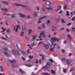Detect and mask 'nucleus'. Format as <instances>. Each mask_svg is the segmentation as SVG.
<instances>
[{
    "instance_id": "f257e3e1",
    "label": "nucleus",
    "mask_w": 75,
    "mask_h": 75,
    "mask_svg": "<svg viewBox=\"0 0 75 75\" xmlns=\"http://www.w3.org/2000/svg\"><path fill=\"white\" fill-rule=\"evenodd\" d=\"M55 41H60V39L59 38H51V41L49 43V44L52 48L50 49L51 51H53L54 49L55 48V43L54 42Z\"/></svg>"
},
{
    "instance_id": "f03ea898",
    "label": "nucleus",
    "mask_w": 75,
    "mask_h": 75,
    "mask_svg": "<svg viewBox=\"0 0 75 75\" xmlns=\"http://www.w3.org/2000/svg\"><path fill=\"white\" fill-rule=\"evenodd\" d=\"M21 53L23 54V55H24L25 54V52H24V51H22L21 52V50L20 49H18L17 50V54L18 56H20L21 55Z\"/></svg>"
},
{
    "instance_id": "7ed1b4c3",
    "label": "nucleus",
    "mask_w": 75,
    "mask_h": 75,
    "mask_svg": "<svg viewBox=\"0 0 75 75\" xmlns=\"http://www.w3.org/2000/svg\"><path fill=\"white\" fill-rule=\"evenodd\" d=\"M45 33L44 31L42 32V33H40V35L39 36V38H41L42 37L41 35H42L43 38H45Z\"/></svg>"
},
{
    "instance_id": "20e7f679",
    "label": "nucleus",
    "mask_w": 75,
    "mask_h": 75,
    "mask_svg": "<svg viewBox=\"0 0 75 75\" xmlns=\"http://www.w3.org/2000/svg\"><path fill=\"white\" fill-rule=\"evenodd\" d=\"M51 65V63L49 62L46 63V66H45L43 67V68H49Z\"/></svg>"
},
{
    "instance_id": "39448f33",
    "label": "nucleus",
    "mask_w": 75,
    "mask_h": 75,
    "mask_svg": "<svg viewBox=\"0 0 75 75\" xmlns=\"http://www.w3.org/2000/svg\"><path fill=\"white\" fill-rule=\"evenodd\" d=\"M46 18V16H45L43 17L39 18V21L38 22V23L39 24H40V23H41V22L40 20H42V19H44V18Z\"/></svg>"
},
{
    "instance_id": "423d86ee",
    "label": "nucleus",
    "mask_w": 75,
    "mask_h": 75,
    "mask_svg": "<svg viewBox=\"0 0 75 75\" xmlns=\"http://www.w3.org/2000/svg\"><path fill=\"white\" fill-rule=\"evenodd\" d=\"M45 8H46V9H47V10H53V9L52 8V7L49 6H46L45 7Z\"/></svg>"
},
{
    "instance_id": "0eeeda50",
    "label": "nucleus",
    "mask_w": 75,
    "mask_h": 75,
    "mask_svg": "<svg viewBox=\"0 0 75 75\" xmlns=\"http://www.w3.org/2000/svg\"><path fill=\"white\" fill-rule=\"evenodd\" d=\"M52 31H55L57 29L56 28V27L54 26H53L52 27Z\"/></svg>"
},
{
    "instance_id": "6e6552de",
    "label": "nucleus",
    "mask_w": 75,
    "mask_h": 75,
    "mask_svg": "<svg viewBox=\"0 0 75 75\" xmlns=\"http://www.w3.org/2000/svg\"><path fill=\"white\" fill-rule=\"evenodd\" d=\"M15 6H21L23 7H25V6L23 5H21L20 4H15Z\"/></svg>"
},
{
    "instance_id": "1a4fd4ad",
    "label": "nucleus",
    "mask_w": 75,
    "mask_h": 75,
    "mask_svg": "<svg viewBox=\"0 0 75 75\" xmlns=\"http://www.w3.org/2000/svg\"><path fill=\"white\" fill-rule=\"evenodd\" d=\"M7 50H8V48H7V47H5L3 48L2 50L3 52H6V51H7Z\"/></svg>"
},
{
    "instance_id": "9d476101",
    "label": "nucleus",
    "mask_w": 75,
    "mask_h": 75,
    "mask_svg": "<svg viewBox=\"0 0 75 75\" xmlns=\"http://www.w3.org/2000/svg\"><path fill=\"white\" fill-rule=\"evenodd\" d=\"M22 29L23 31H25L26 29V26L25 25H23Z\"/></svg>"
},
{
    "instance_id": "9b49d317",
    "label": "nucleus",
    "mask_w": 75,
    "mask_h": 75,
    "mask_svg": "<svg viewBox=\"0 0 75 75\" xmlns=\"http://www.w3.org/2000/svg\"><path fill=\"white\" fill-rule=\"evenodd\" d=\"M11 53L13 54H14V55H16V51H15V50L14 49H13L12 50Z\"/></svg>"
},
{
    "instance_id": "f8f14e48",
    "label": "nucleus",
    "mask_w": 75,
    "mask_h": 75,
    "mask_svg": "<svg viewBox=\"0 0 75 75\" xmlns=\"http://www.w3.org/2000/svg\"><path fill=\"white\" fill-rule=\"evenodd\" d=\"M32 37H33V38H32L31 39V40L32 41H34V40H35V38H36V37H37V36H34L33 35L32 36Z\"/></svg>"
},
{
    "instance_id": "ddd939ff",
    "label": "nucleus",
    "mask_w": 75,
    "mask_h": 75,
    "mask_svg": "<svg viewBox=\"0 0 75 75\" xmlns=\"http://www.w3.org/2000/svg\"><path fill=\"white\" fill-rule=\"evenodd\" d=\"M16 30H15V31L16 32H17L18 31V28H20V25H16Z\"/></svg>"
},
{
    "instance_id": "4468645a",
    "label": "nucleus",
    "mask_w": 75,
    "mask_h": 75,
    "mask_svg": "<svg viewBox=\"0 0 75 75\" xmlns=\"http://www.w3.org/2000/svg\"><path fill=\"white\" fill-rule=\"evenodd\" d=\"M18 15L20 16H21V17H25V16L23 14H21L20 13H18Z\"/></svg>"
},
{
    "instance_id": "2eb2a0df",
    "label": "nucleus",
    "mask_w": 75,
    "mask_h": 75,
    "mask_svg": "<svg viewBox=\"0 0 75 75\" xmlns=\"http://www.w3.org/2000/svg\"><path fill=\"white\" fill-rule=\"evenodd\" d=\"M67 37H68V39H69V40H72V38H71V35H67Z\"/></svg>"
},
{
    "instance_id": "dca6fc26",
    "label": "nucleus",
    "mask_w": 75,
    "mask_h": 75,
    "mask_svg": "<svg viewBox=\"0 0 75 75\" xmlns=\"http://www.w3.org/2000/svg\"><path fill=\"white\" fill-rule=\"evenodd\" d=\"M24 32L23 31H21V33H20L21 36L22 37H24Z\"/></svg>"
},
{
    "instance_id": "f3484780",
    "label": "nucleus",
    "mask_w": 75,
    "mask_h": 75,
    "mask_svg": "<svg viewBox=\"0 0 75 75\" xmlns=\"http://www.w3.org/2000/svg\"><path fill=\"white\" fill-rule=\"evenodd\" d=\"M66 62L68 65H70V64H71V61L69 60H67L66 61Z\"/></svg>"
},
{
    "instance_id": "a211bd4d",
    "label": "nucleus",
    "mask_w": 75,
    "mask_h": 75,
    "mask_svg": "<svg viewBox=\"0 0 75 75\" xmlns=\"http://www.w3.org/2000/svg\"><path fill=\"white\" fill-rule=\"evenodd\" d=\"M9 62H10L11 63H13V62H16V60L14 59H13L12 60H9Z\"/></svg>"
},
{
    "instance_id": "6ab92c4d",
    "label": "nucleus",
    "mask_w": 75,
    "mask_h": 75,
    "mask_svg": "<svg viewBox=\"0 0 75 75\" xmlns=\"http://www.w3.org/2000/svg\"><path fill=\"white\" fill-rule=\"evenodd\" d=\"M61 6H59V8L55 10V11H59V10H61Z\"/></svg>"
},
{
    "instance_id": "aec40b11",
    "label": "nucleus",
    "mask_w": 75,
    "mask_h": 75,
    "mask_svg": "<svg viewBox=\"0 0 75 75\" xmlns=\"http://www.w3.org/2000/svg\"><path fill=\"white\" fill-rule=\"evenodd\" d=\"M0 70L1 72H4V69L3 68V67L1 66H0Z\"/></svg>"
},
{
    "instance_id": "412c9836",
    "label": "nucleus",
    "mask_w": 75,
    "mask_h": 75,
    "mask_svg": "<svg viewBox=\"0 0 75 75\" xmlns=\"http://www.w3.org/2000/svg\"><path fill=\"white\" fill-rule=\"evenodd\" d=\"M46 5H47V6H49V5H50V4H51V3L49 1H47L46 2Z\"/></svg>"
},
{
    "instance_id": "4be33fe9",
    "label": "nucleus",
    "mask_w": 75,
    "mask_h": 75,
    "mask_svg": "<svg viewBox=\"0 0 75 75\" xmlns=\"http://www.w3.org/2000/svg\"><path fill=\"white\" fill-rule=\"evenodd\" d=\"M2 3H3L4 4H6V5H8V3L5 1H2Z\"/></svg>"
},
{
    "instance_id": "5701e85b",
    "label": "nucleus",
    "mask_w": 75,
    "mask_h": 75,
    "mask_svg": "<svg viewBox=\"0 0 75 75\" xmlns=\"http://www.w3.org/2000/svg\"><path fill=\"white\" fill-rule=\"evenodd\" d=\"M51 71L53 74H55V70L53 71L52 70H51Z\"/></svg>"
},
{
    "instance_id": "b1692460",
    "label": "nucleus",
    "mask_w": 75,
    "mask_h": 75,
    "mask_svg": "<svg viewBox=\"0 0 75 75\" xmlns=\"http://www.w3.org/2000/svg\"><path fill=\"white\" fill-rule=\"evenodd\" d=\"M44 44V42H41L39 43L38 44V45H42Z\"/></svg>"
},
{
    "instance_id": "393cba45",
    "label": "nucleus",
    "mask_w": 75,
    "mask_h": 75,
    "mask_svg": "<svg viewBox=\"0 0 75 75\" xmlns=\"http://www.w3.org/2000/svg\"><path fill=\"white\" fill-rule=\"evenodd\" d=\"M32 32V30L30 29L28 31V34L29 35H30V33Z\"/></svg>"
},
{
    "instance_id": "a878e982",
    "label": "nucleus",
    "mask_w": 75,
    "mask_h": 75,
    "mask_svg": "<svg viewBox=\"0 0 75 75\" xmlns=\"http://www.w3.org/2000/svg\"><path fill=\"white\" fill-rule=\"evenodd\" d=\"M19 72H20L21 74H24V71H23L21 70V69H19Z\"/></svg>"
},
{
    "instance_id": "bb28decb",
    "label": "nucleus",
    "mask_w": 75,
    "mask_h": 75,
    "mask_svg": "<svg viewBox=\"0 0 75 75\" xmlns=\"http://www.w3.org/2000/svg\"><path fill=\"white\" fill-rule=\"evenodd\" d=\"M37 15V13H36V12H35L33 15V16L34 17H36Z\"/></svg>"
},
{
    "instance_id": "cd10ccee",
    "label": "nucleus",
    "mask_w": 75,
    "mask_h": 75,
    "mask_svg": "<svg viewBox=\"0 0 75 75\" xmlns=\"http://www.w3.org/2000/svg\"><path fill=\"white\" fill-rule=\"evenodd\" d=\"M16 17V15L15 14H13L11 15V18H14V17Z\"/></svg>"
},
{
    "instance_id": "c85d7f7f",
    "label": "nucleus",
    "mask_w": 75,
    "mask_h": 75,
    "mask_svg": "<svg viewBox=\"0 0 75 75\" xmlns=\"http://www.w3.org/2000/svg\"><path fill=\"white\" fill-rule=\"evenodd\" d=\"M5 55L6 57H8L9 56V54L7 53H5Z\"/></svg>"
},
{
    "instance_id": "c756f323",
    "label": "nucleus",
    "mask_w": 75,
    "mask_h": 75,
    "mask_svg": "<svg viewBox=\"0 0 75 75\" xmlns=\"http://www.w3.org/2000/svg\"><path fill=\"white\" fill-rule=\"evenodd\" d=\"M6 32L7 33H8L9 34L10 33V29H8L6 31Z\"/></svg>"
},
{
    "instance_id": "7c9ffc66",
    "label": "nucleus",
    "mask_w": 75,
    "mask_h": 75,
    "mask_svg": "<svg viewBox=\"0 0 75 75\" xmlns=\"http://www.w3.org/2000/svg\"><path fill=\"white\" fill-rule=\"evenodd\" d=\"M47 24L48 25L50 24V20H47Z\"/></svg>"
},
{
    "instance_id": "2f4dec72",
    "label": "nucleus",
    "mask_w": 75,
    "mask_h": 75,
    "mask_svg": "<svg viewBox=\"0 0 75 75\" xmlns=\"http://www.w3.org/2000/svg\"><path fill=\"white\" fill-rule=\"evenodd\" d=\"M1 38L2 40H7V39L3 37H1Z\"/></svg>"
},
{
    "instance_id": "473e14b6",
    "label": "nucleus",
    "mask_w": 75,
    "mask_h": 75,
    "mask_svg": "<svg viewBox=\"0 0 75 75\" xmlns=\"http://www.w3.org/2000/svg\"><path fill=\"white\" fill-rule=\"evenodd\" d=\"M28 57L30 59H32V58H33V56L30 55L28 56Z\"/></svg>"
},
{
    "instance_id": "72a5a7b5",
    "label": "nucleus",
    "mask_w": 75,
    "mask_h": 75,
    "mask_svg": "<svg viewBox=\"0 0 75 75\" xmlns=\"http://www.w3.org/2000/svg\"><path fill=\"white\" fill-rule=\"evenodd\" d=\"M43 75H50V74L47 73H43Z\"/></svg>"
},
{
    "instance_id": "f704fd0d",
    "label": "nucleus",
    "mask_w": 75,
    "mask_h": 75,
    "mask_svg": "<svg viewBox=\"0 0 75 75\" xmlns=\"http://www.w3.org/2000/svg\"><path fill=\"white\" fill-rule=\"evenodd\" d=\"M71 30L73 31H75V28L74 27L71 28Z\"/></svg>"
},
{
    "instance_id": "c9c22d12",
    "label": "nucleus",
    "mask_w": 75,
    "mask_h": 75,
    "mask_svg": "<svg viewBox=\"0 0 75 75\" xmlns=\"http://www.w3.org/2000/svg\"><path fill=\"white\" fill-rule=\"evenodd\" d=\"M35 45V43L33 42L32 43V44L31 45V47H33V46H34Z\"/></svg>"
},
{
    "instance_id": "e433bc0d",
    "label": "nucleus",
    "mask_w": 75,
    "mask_h": 75,
    "mask_svg": "<svg viewBox=\"0 0 75 75\" xmlns=\"http://www.w3.org/2000/svg\"><path fill=\"white\" fill-rule=\"evenodd\" d=\"M67 13L66 14L67 16H69V14L68 13H69V12H68V11H67Z\"/></svg>"
},
{
    "instance_id": "4c0bfd02",
    "label": "nucleus",
    "mask_w": 75,
    "mask_h": 75,
    "mask_svg": "<svg viewBox=\"0 0 75 75\" xmlns=\"http://www.w3.org/2000/svg\"><path fill=\"white\" fill-rule=\"evenodd\" d=\"M74 70V71H75V68H74L73 69H70V71H72Z\"/></svg>"
},
{
    "instance_id": "58836bf2",
    "label": "nucleus",
    "mask_w": 75,
    "mask_h": 75,
    "mask_svg": "<svg viewBox=\"0 0 75 75\" xmlns=\"http://www.w3.org/2000/svg\"><path fill=\"white\" fill-rule=\"evenodd\" d=\"M49 61H50V62H52V63L53 62V60L52 59H50Z\"/></svg>"
},
{
    "instance_id": "ea45409f",
    "label": "nucleus",
    "mask_w": 75,
    "mask_h": 75,
    "mask_svg": "<svg viewBox=\"0 0 75 75\" xmlns=\"http://www.w3.org/2000/svg\"><path fill=\"white\" fill-rule=\"evenodd\" d=\"M61 22L63 23H65V21H64V19H62L61 20Z\"/></svg>"
},
{
    "instance_id": "a19ab883",
    "label": "nucleus",
    "mask_w": 75,
    "mask_h": 75,
    "mask_svg": "<svg viewBox=\"0 0 75 75\" xmlns=\"http://www.w3.org/2000/svg\"><path fill=\"white\" fill-rule=\"evenodd\" d=\"M46 49H48V48H49V46L48 45H47L46 46Z\"/></svg>"
},
{
    "instance_id": "79ce46f5",
    "label": "nucleus",
    "mask_w": 75,
    "mask_h": 75,
    "mask_svg": "<svg viewBox=\"0 0 75 75\" xmlns=\"http://www.w3.org/2000/svg\"><path fill=\"white\" fill-rule=\"evenodd\" d=\"M66 70L67 69H65L63 71L64 73H66V72H67V71H66Z\"/></svg>"
},
{
    "instance_id": "37998d69",
    "label": "nucleus",
    "mask_w": 75,
    "mask_h": 75,
    "mask_svg": "<svg viewBox=\"0 0 75 75\" xmlns=\"http://www.w3.org/2000/svg\"><path fill=\"white\" fill-rule=\"evenodd\" d=\"M75 18V16L72 19V21H74V19Z\"/></svg>"
},
{
    "instance_id": "c03bdc74",
    "label": "nucleus",
    "mask_w": 75,
    "mask_h": 75,
    "mask_svg": "<svg viewBox=\"0 0 75 75\" xmlns=\"http://www.w3.org/2000/svg\"><path fill=\"white\" fill-rule=\"evenodd\" d=\"M47 45H46L45 44H44L43 45V47H46V46H47Z\"/></svg>"
},
{
    "instance_id": "a18cd8bd",
    "label": "nucleus",
    "mask_w": 75,
    "mask_h": 75,
    "mask_svg": "<svg viewBox=\"0 0 75 75\" xmlns=\"http://www.w3.org/2000/svg\"><path fill=\"white\" fill-rule=\"evenodd\" d=\"M42 27H43V28H45V25H44V24L42 25Z\"/></svg>"
},
{
    "instance_id": "49530a36",
    "label": "nucleus",
    "mask_w": 75,
    "mask_h": 75,
    "mask_svg": "<svg viewBox=\"0 0 75 75\" xmlns=\"http://www.w3.org/2000/svg\"><path fill=\"white\" fill-rule=\"evenodd\" d=\"M71 25V23H69L68 24H67V25Z\"/></svg>"
},
{
    "instance_id": "de8ad7c7",
    "label": "nucleus",
    "mask_w": 75,
    "mask_h": 75,
    "mask_svg": "<svg viewBox=\"0 0 75 75\" xmlns=\"http://www.w3.org/2000/svg\"><path fill=\"white\" fill-rule=\"evenodd\" d=\"M62 61H65V59H66L65 58H62Z\"/></svg>"
},
{
    "instance_id": "09e8293b",
    "label": "nucleus",
    "mask_w": 75,
    "mask_h": 75,
    "mask_svg": "<svg viewBox=\"0 0 75 75\" xmlns=\"http://www.w3.org/2000/svg\"><path fill=\"white\" fill-rule=\"evenodd\" d=\"M27 53H29L30 52V49H28L27 51Z\"/></svg>"
},
{
    "instance_id": "8fccbe9b",
    "label": "nucleus",
    "mask_w": 75,
    "mask_h": 75,
    "mask_svg": "<svg viewBox=\"0 0 75 75\" xmlns=\"http://www.w3.org/2000/svg\"><path fill=\"white\" fill-rule=\"evenodd\" d=\"M26 66H27V67H31V65H27Z\"/></svg>"
},
{
    "instance_id": "3c124183",
    "label": "nucleus",
    "mask_w": 75,
    "mask_h": 75,
    "mask_svg": "<svg viewBox=\"0 0 75 75\" xmlns=\"http://www.w3.org/2000/svg\"><path fill=\"white\" fill-rule=\"evenodd\" d=\"M66 8H67V5H65V6L64 8V9H66Z\"/></svg>"
},
{
    "instance_id": "603ef678",
    "label": "nucleus",
    "mask_w": 75,
    "mask_h": 75,
    "mask_svg": "<svg viewBox=\"0 0 75 75\" xmlns=\"http://www.w3.org/2000/svg\"><path fill=\"white\" fill-rule=\"evenodd\" d=\"M38 30H40V29H41V28L40 27H38Z\"/></svg>"
},
{
    "instance_id": "864d4df0",
    "label": "nucleus",
    "mask_w": 75,
    "mask_h": 75,
    "mask_svg": "<svg viewBox=\"0 0 75 75\" xmlns=\"http://www.w3.org/2000/svg\"><path fill=\"white\" fill-rule=\"evenodd\" d=\"M28 18H31V16H28Z\"/></svg>"
},
{
    "instance_id": "5fc2aeb1",
    "label": "nucleus",
    "mask_w": 75,
    "mask_h": 75,
    "mask_svg": "<svg viewBox=\"0 0 75 75\" xmlns=\"http://www.w3.org/2000/svg\"><path fill=\"white\" fill-rule=\"evenodd\" d=\"M5 36H6V38H8V36H7V34H5Z\"/></svg>"
},
{
    "instance_id": "6e6d98bb",
    "label": "nucleus",
    "mask_w": 75,
    "mask_h": 75,
    "mask_svg": "<svg viewBox=\"0 0 75 75\" xmlns=\"http://www.w3.org/2000/svg\"><path fill=\"white\" fill-rule=\"evenodd\" d=\"M22 59H23V61H25V58H23V57H22Z\"/></svg>"
},
{
    "instance_id": "4d7b16f0",
    "label": "nucleus",
    "mask_w": 75,
    "mask_h": 75,
    "mask_svg": "<svg viewBox=\"0 0 75 75\" xmlns=\"http://www.w3.org/2000/svg\"><path fill=\"white\" fill-rule=\"evenodd\" d=\"M39 63L40 64H41V60H40L39 62Z\"/></svg>"
},
{
    "instance_id": "13d9d810",
    "label": "nucleus",
    "mask_w": 75,
    "mask_h": 75,
    "mask_svg": "<svg viewBox=\"0 0 75 75\" xmlns=\"http://www.w3.org/2000/svg\"><path fill=\"white\" fill-rule=\"evenodd\" d=\"M59 13L60 14H61V13H62V11H59Z\"/></svg>"
},
{
    "instance_id": "bf43d9fd",
    "label": "nucleus",
    "mask_w": 75,
    "mask_h": 75,
    "mask_svg": "<svg viewBox=\"0 0 75 75\" xmlns=\"http://www.w3.org/2000/svg\"><path fill=\"white\" fill-rule=\"evenodd\" d=\"M36 62H35L36 64H37V63H38V59H36Z\"/></svg>"
},
{
    "instance_id": "052dcab7",
    "label": "nucleus",
    "mask_w": 75,
    "mask_h": 75,
    "mask_svg": "<svg viewBox=\"0 0 75 75\" xmlns=\"http://www.w3.org/2000/svg\"><path fill=\"white\" fill-rule=\"evenodd\" d=\"M4 11H7V9H4Z\"/></svg>"
},
{
    "instance_id": "680f3d73",
    "label": "nucleus",
    "mask_w": 75,
    "mask_h": 75,
    "mask_svg": "<svg viewBox=\"0 0 75 75\" xmlns=\"http://www.w3.org/2000/svg\"><path fill=\"white\" fill-rule=\"evenodd\" d=\"M27 46H29V47H30V49L31 50L32 49L31 47V46H30L29 45H27Z\"/></svg>"
},
{
    "instance_id": "e2e57ef3",
    "label": "nucleus",
    "mask_w": 75,
    "mask_h": 75,
    "mask_svg": "<svg viewBox=\"0 0 75 75\" xmlns=\"http://www.w3.org/2000/svg\"><path fill=\"white\" fill-rule=\"evenodd\" d=\"M14 30H16V26H14Z\"/></svg>"
},
{
    "instance_id": "0e129e2a",
    "label": "nucleus",
    "mask_w": 75,
    "mask_h": 75,
    "mask_svg": "<svg viewBox=\"0 0 75 75\" xmlns=\"http://www.w3.org/2000/svg\"><path fill=\"white\" fill-rule=\"evenodd\" d=\"M37 10H39V7H37Z\"/></svg>"
},
{
    "instance_id": "69168bd1",
    "label": "nucleus",
    "mask_w": 75,
    "mask_h": 75,
    "mask_svg": "<svg viewBox=\"0 0 75 75\" xmlns=\"http://www.w3.org/2000/svg\"><path fill=\"white\" fill-rule=\"evenodd\" d=\"M67 31H68V32H69V30H68V29L67 28Z\"/></svg>"
},
{
    "instance_id": "338daca9",
    "label": "nucleus",
    "mask_w": 75,
    "mask_h": 75,
    "mask_svg": "<svg viewBox=\"0 0 75 75\" xmlns=\"http://www.w3.org/2000/svg\"><path fill=\"white\" fill-rule=\"evenodd\" d=\"M71 55H72V54H71V53H70L69 54V57H70V56H71Z\"/></svg>"
},
{
    "instance_id": "774afa93",
    "label": "nucleus",
    "mask_w": 75,
    "mask_h": 75,
    "mask_svg": "<svg viewBox=\"0 0 75 75\" xmlns=\"http://www.w3.org/2000/svg\"><path fill=\"white\" fill-rule=\"evenodd\" d=\"M42 10H43V11H44L45 10V9L44 8H42Z\"/></svg>"
}]
</instances>
